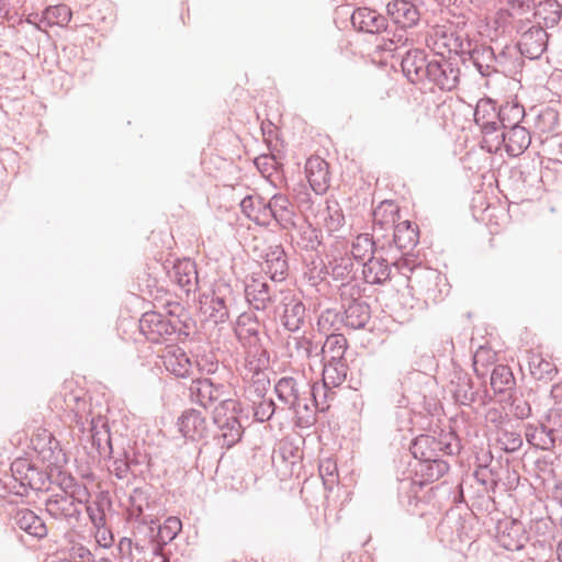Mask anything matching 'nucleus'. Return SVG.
Here are the masks:
<instances>
[{
	"label": "nucleus",
	"instance_id": "f704fd0d",
	"mask_svg": "<svg viewBox=\"0 0 562 562\" xmlns=\"http://www.w3.org/2000/svg\"><path fill=\"white\" fill-rule=\"evenodd\" d=\"M467 61L470 60L482 77H490L497 71V57L494 49L486 44H479L472 40L469 53H465Z\"/></svg>",
	"mask_w": 562,
	"mask_h": 562
},
{
	"label": "nucleus",
	"instance_id": "473e14b6",
	"mask_svg": "<svg viewBox=\"0 0 562 562\" xmlns=\"http://www.w3.org/2000/svg\"><path fill=\"white\" fill-rule=\"evenodd\" d=\"M160 358L166 371L176 378L188 379L192 375L193 363L182 348L175 345L168 346Z\"/></svg>",
	"mask_w": 562,
	"mask_h": 562
},
{
	"label": "nucleus",
	"instance_id": "1a4fd4ad",
	"mask_svg": "<svg viewBox=\"0 0 562 562\" xmlns=\"http://www.w3.org/2000/svg\"><path fill=\"white\" fill-rule=\"evenodd\" d=\"M310 382L305 379H295L293 376H283L274 385V392L278 400L289 409L293 411L300 425V417H303L306 411L307 393Z\"/></svg>",
	"mask_w": 562,
	"mask_h": 562
},
{
	"label": "nucleus",
	"instance_id": "2eb2a0df",
	"mask_svg": "<svg viewBox=\"0 0 562 562\" xmlns=\"http://www.w3.org/2000/svg\"><path fill=\"white\" fill-rule=\"evenodd\" d=\"M474 122L481 128L483 147L486 148L499 132V108L496 102L490 98L480 99L474 110Z\"/></svg>",
	"mask_w": 562,
	"mask_h": 562
},
{
	"label": "nucleus",
	"instance_id": "09e8293b",
	"mask_svg": "<svg viewBox=\"0 0 562 562\" xmlns=\"http://www.w3.org/2000/svg\"><path fill=\"white\" fill-rule=\"evenodd\" d=\"M348 340L342 334H330L326 337L319 352L322 361H346Z\"/></svg>",
	"mask_w": 562,
	"mask_h": 562
},
{
	"label": "nucleus",
	"instance_id": "4c0bfd02",
	"mask_svg": "<svg viewBox=\"0 0 562 562\" xmlns=\"http://www.w3.org/2000/svg\"><path fill=\"white\" fill-rule=\"evenodd\" d=\"M130 518L138 520L144 517H154L156 501L151 496V488L148 486L135 487L128 497Z\"/></svg>",
	"mask_w": 562,
	"mask_h": 562
},
{
	"label": "nucleus",
	"instance_id": "603ef678",
	"mask_svg": "<svg viewBox=\"0 0 562 562\" xmlns=\"http://www.w3.org/2000/svg\"><path fill=\"white\" fill-rule=\"evenodd\" d=\"M270 374L271 373L240 376L245 398L258 400L265 397L271 385Z\"/></svg>",
	"mask_w": 562,
	"mask_h": 562
},
{
	"label": "nucleus",
	"instance_id": "f8f14e48",
	"mask_svg": "<svg viewBox=\"0 0 562 562\" xmlns=\"http://www.w3.org/2000/svg\"><path fill=\"white\" fill-rule=\"evenodd\" d=\"M438 58H432L428 69L427 81L434 83L442 91H452L460 83L461 70L457 57H445L438 52Z\"/></svg>",
	"mask_w": 562,
	"mask_h": 562
},
{
	"label": "nucleus",
	"instance_id": "dca6fc26",
	"mask_svg": "<svg viewBox=\"0 0 562 562\" xmlns=\"http://www.w3.org/2000/svg\"><path fill=\"white\" fill-rule=\"evenodd\" d=\"M495 539L501 547L508 551H519L529 540L524 524L517 519L498 520L495 527Z\"/></svg>",
	"mask_w": 562,
	"mask_h": 562
},
{
	"label": "nucleus",
	"instance_id": "de8ad7c7",
	"mask_svg": "<svg viewBox=\"0 0 562 562\" xmlns=\"http://www.w3.org/2000/svg\"><path fill=\"white\" fill-rule=\"evenodd\" d=\"M398 213L400 209L393 201H382L372 212L373 231L393 229L400 217Z\"/></svg>",
	"mask_w": 562,
	"mask_h": 562
},
{
	"label": "nucleus",
	"instance_id": "6e6552de",
	"mask_svg": "<svg viewBox=\"0 0 562 562\" xmlns=\"http://www.w3.org/2000/svg\"><path fill=\"white\" fill-rule=\"evenodd\" d=\"M109 472L117 480L130 482L131 477H136L142 472L140 467L149 464V457L133 447H116L114 453L108 454Z\"/></svg>",
	"mask_w": 562,
	"mask_h": 562
},
{
	"label": "nucleus",
	"instance_id": "6e6d98bb",
	"mask_svg": "<svg viewBox=\"0 0 562 562\" xmlns=\"http://www.w3.org/2000/svg\"><path fill=\"white\" fill-rule=\"evenodd\" d=\"M59 493L64 496H68L81 507L91 497L88 487L71 475L61 479L59 482Z\"/></svg>",
	"mask_w": 562,
	"mask_h": 562
},
{
	"label": "nucleus",
	"instance_id": "c9c22d12",
	"mask_svg": "<svg viewBox=\"0 0 562 562\" xmlns=\"http://www.w3.org/2000/svg\"><path fill=\"white\" fill-rule=\"evenodd\" d=\"M306 178L311 189L316 195L327 192L330 186V172L328 162L319 156H312L305 164Z\"/></svg>",
	"mask_w": 562,
	"mask_h": 562
},
{
	"label": "nucleus",
	"instance_id": "aec40b11",
	"mask_svg": "<svg viewBox=\"0 0 562 562\" xmlns=\"http://www.w3.org/2000/svg\"><path fill=\"white\" fill-rule=\"evenodd\" d=\"M45 509L52 518L66 521L72 527H76L82 517V507L59 492L46 498Z\"/></svg>",
	"mask_w": 562,
	"mask_h": 562
},
{
	"label": "nucleus",
	"instance_id": "4be33fe9",
	"mask_svg": "<svg viewBox=\"0 0 562 562\" xmlns=\"http://www.w3.org/2000/svg\"><path fill=\"white\" fill-rule=\"evenodd\" d=\"M269 225L272 221L282 231H292L296 228V210L293 202L282 193H276L269 199Z\"/></svg>",
	"mask_w": 562,
	"mask_h": 562
},
{
	"label": "nucleus",
	"instance_id": "6ab92c4d",
	"mask_svg": "<svg viewBox=\"0 0 562 562\" xmlns=\"http://www.w3.org/2000/svg\"><path fill=\"white\" fill-rule=\"evenodd\" d=\"M336 392L329 385L322 383H310V391L307 393L306 411L303 417H300V426H310L316 420V412H325L329 408V401H333Z\"/></svg>",
	"mask_w": 562,
	"mask_h": 562
},
{
	"label": "nucleus",
	"instance_id": "8fccbe9b",
	"mask_svg": "<svg viewBox=\"0 0 562 562\" xmlns=\"http://www.w3.org/2000/svg\"><path fill=\"white\" fill-rule=\"evenodd\" d=\"M528 363L531 376L539 382L548 384L558 375L557 366L541 353H531Z\"/></svg>",
	"mask_w": 562,
	"mask_h": 562
},
{
	"label": "nucleus",
	"instance_id": "cd10ccee",
	"mask_svg": "<svg viewBox=\"0 0 562 562\" xmlns=\"http://www.w3.org/2000/svg\"><path fill=\"white\" fill-rule=\"evenodd\" d=\"M386 13L401 30L415 27L420 21L419 8L411 0H392L386 4Z\"/></svg>",
	"mask_w": 562,
	"mask_h": 562
},
{
	"label": "nucleus",
	"instance_id": "39448f33",
	"mask_svg": "<svg viewBox=\"0 0 562 562\" xmlns=\"http://www.w3.org/2000/svg\"><path fill=\"white\" fill-rule=\"evenodd\" d=\"M11 477L4 483L9 493L18 496H26L30 490L46 491L50 484V477L46 471L35 467L26 459H16L11 464Z\"/></svg>",
	"mask_w": 562,
	"mask_h": 562
},
{
	"label": "nucleus",
	"instance_id": "864d4df0",
	"mask_svg": "<svg viewBox=\"0 0 562 562\" xmlns=\"http://www.w3.org/2000/svg\"><path fill=\"white\" fill-rule=\"evenodd\" d=\"M292 198L295 209H297L305 218L318 212L319 204L317 203V199L311 194L306 184H296L293 188Z\"/></svg>",
	"mask_w": 562,
	"mask_h": 562
},
{
	"label": "nucleus",
	"instance_id": "69168bd1",
	"mask_svg": "<svg viewBox=\"0 0 562 562\" xmlns=\"http://www.w3.org/2000/svg\"><path fill=\"white\" fill-rule=\"evenodd\" d=\"M559 126V113L551 106H546L537 113L535 127L539 133H553Z\"/></svg>",
	"mask_w": 562,
	"mask_h": 562
},
{
	"label": "nucleus",
	"instance_id": "c85d7f7f",
	"mask_svg": "<svg viewBox=\"0 0 562 562\" xmlns=\"http://www.w3.org/2000/svg\"><path fill=\"white\" fill-rule=\"evenodd\" d=\"M243 350V361L237 368L240 376L273 373L270 366V353L263 346Z\"/></svg>",
	"mask_w": 562,
	"mask_h": 562
},
{
	"label": "nucleus",
	"instance_id": "b1692460",
	"mask_svg": "<svg viewBox=\"0 0 562 562\" xmlns=\"http://www.w3.org/2000/svg\"><path fill=\"white\" fill-rule=\"evenodd\" d=\"M431 59L424 49H408L401 60V67L404 76L409 82L417 85L424 83L428 78Z\"/></svg>",
	"mask_w": 562,
	"mask_h": 562
},
{
	"label": "nucleus",
	"instance_id": "4468645a",
	"mask_svg": "<svg viewBox=\"0 0 562 562\" xmlns=\"http://www.w3.org/2000/svg\"><path fill=\"white\" fill-rule=\"evenodd\" d=\"M31 443L42 461L47 463V467L59 468L66 463V453L61 449L59 441L49 430L38 429L32 436Z\"/></svg>",
	"mask_w": 562,
	"mask_h": 562
},
{
	"label": "nucleus",
	"instance_id": "e433bc0d",
	"mask_svg": "<svg viewBox=\"0 0 562 562\" xmlns=\"http://www.w3.org/2000/svg\"><path fill=\"white\" fill-rule=\"evenodd\" d=\"M171 278L187 295L195 292L199 288L196 263L190 258L177 259L175 261Z\"/></svg>",
	"mask_w": 562,
	"mask_h": 562
},
{
	"label": "nucleus",
	"instance_id": "13d9d810",
	"mask_svg": "<svg viewBox=\"0 0 562 562\" xmlns=\"http://www.w3.org/2000/svg\"><path fill=\"white\" fill-rule=\"evenodd\" d=\"M516 385V379L512 369L506 364H497L491 373V386L494 393L510 391Z\"/></svg>",
	"mask_w": 562,
	"mask_h": 562
},
{
	"label": "nucleus",
	"instance_id": "9b49d317",
	"mask_svg": "<svg viewBox=\"0 0 562 562\" xmlns=\"http://www.w3.org/2000/svg\"><path fill=\"white\" fill-rule=\"evenodd\" d=\"M459 24L437 26L434 30V45L438 49H446L449 54H453V57H459L465 64V53H469L473 38Z\"/></svg>",
	"mask_w": 562,
	"mask_h": 562
},
{
	"label": "nucleus",
	"instance_id": "c756f323",
	"mask_svg": "<svg viewBox=\"0 0 562 562\" xmlns=\"http://www.w3.org/2000/svg\"><path fill=\"white\" fill-rule=\"evenodd\" d=\"M429 378L420 371L409 373L404 381L400 382L403 390L402 397L397 401L400 406L409 404L417 405L423 403L426 397Z\"/></svg>",
	"mask_w": 562,
	"mask_h": 562
},
{
	"label": "nucleus",
	"instance_id": "e2e57ef3",
	"mask_svg": "<svg viewBox=\"0 0 562 562\" xmlns=\"http://www.w3.org/2000/svg\"><path fill=\"white\" fill-rule=\"evenodd\" d=\"M536 15L543 21L546 27H553L561 21L562 5L558 0H543L539 3Z\"/></svg>",
	"mask_w": 562,
	"mask_h": 562
},
{
	"label": "nucleus",
	"instance_id": "0eeeda50",
	"mask_svg": "<svg viewBox=\"0 0 562 562\" xmlns=\"http://www.w3.org/2000/svg\"><path fill=\"white\" fill-rule=\"evenodd\" d=\"M450 464L447 460H425L415 464V477H405L400 481V493H406L408 499L417 498L418 490L424 485L431 484L448 473Z\"/></svg>",
	"mask_w": 562,
	"mask_h": 562
},
{
	"label": "nucleus",
	"instance_id": "58836bf2",
	"mask_svg": "<svg viewBox=\"0 0 562 562\" xmlns=\"http://www.w3.org/2000/svg\"><path fill=\"white\" fill-rule=\"evenodd\" d=\"M182 529V522L178 517L170 516L164 524L157 522L156 538L158 544H154L153 555L160 559V562H169V557L164 552V548L171 542Z\"/></svg>",
	"mask_w": 562,
	"mask_h": 562
},
{
	"label": "nucleus",
	"instance_id": "423d86ee",
	"mask_svg": "<svg viewBox=\"0 0 562 562\" xmlns=\"http://www.w3.org/2000/svg\"><path fill=\"white\" fill-rule=\"evenodd\" d=\"M450 391L454 401L460 405L482 407L492 401V395L484 383H475L471 375L461 369H456L452 372Z\"/></svg>",
	"mask_w": 562,
	"mask_h": 562
},
{
	"label": "nucleus",
	"instance_id": "338daca9",
	"mask_svg": "<svg viewBox=\"0 0 562 562\" xmlns=\"http://www.w3.org/2000/svg\"><path fill=\"white\" fill-rule=\"evenodd\" d=\"M550 394L554 403L548 411L547 422L549 425L562 429V383L553 384Z\"/></svg>",
	"mask_w": 562,
	"mask_h": 562
},
{
	"label": "nucleus",
	"instance_id": "ddd939ff",
	"mask_svg": "<svg viewBox=\"0 0 562 562\" xmlns=\"http://www.w3.org/2000/svg\"><path fill=\"white\" fill-rule=\"evenodd\" d=\"M530 132L524 126H512L507 130L499 131L492 142L487 145L486 149L490 153H496L504 146L509 156L517 157L521 155L530 145Z\"/></svg>",
	"mask_w": 562,
	"mask_h": 562
},
{
	"label": "nucleus",
	"instance_id": "bf43d9fd",
	"mask_svg": "<svg viewBox=\"0 0 562 562\" xmlns=\"http://www.w3.org/2000/svg\"><path fill=\"white\" fill-rule=\"evenodd\" d=\"M525 108L518 102H506L499 106V131L520 126L525 117Z\"/></svg>",
	"mask_w": 562,
	"mask_h": 562
},
{
	"label": "nucleus",
	"instance_id": "7ed1b4c3",
	"mask_svg": "<svg viewBox=\"0 0 562 562\" xmlns=\"http://www.w3.org/2000/svg\"><path fill=\"white\" fill-rule=\"evenodd\" d=\"M241 404L237 400L223 401L213 409V423L216 432L213 436L215 443L222 449H231L241 440L244 427L239 420Z\"/></svg>",
	"mask_w": 562,
	"mask_h": 562
},
{
	"label": "nucleus",
	"instance_id": "49530a36",
	"mask_svg": "<svg viewBox=\"0 0 562 562\" xmlns=\"http://www.w3.org/2000/svg\"><path fill=\"white\" fill-rule=\"evenodd\" d=\"M245 297L256 311H265L272 302V291L266 281L252 278L245 286Z\"/></svg>",
	"mask_w": 562,
	"mask_h": 562
},
{
	"label": "nucleus",
	"instance_id": "412c9836",
	"mask_svg": "<svg viewBox=\"0 0 562 562\" xmlns=\"http://www.w3.org/2000/svg\"><path fill=\"white\" fill-rule=\"evenodd\" d=\"M384 254L385 248L378 249L376 255H372L371 258H368L367 261L362 263V276L366 283L383 285L391 280L393 268L400 272L396 263L402 262L403 259L390 262L384 257Z\"/></svg>",
	"mask_w": 562,
	"mask_h": 562
},
{
	"label": "nucleus",
	"instance_id": "f3484780",
	"mask_svg": "<svg viewBox=\"0 0 562 562\" xmlns=\"http://www.w3.org/2000/svg\"><path fill=\"white\" fill-rule=\"evenodd\" d=\"M234 292L226 282L216 283L209 303L205 304L204 314L214 324H223L229 318V310L234 303Z\"/></svg>",
	"mask_w": 562,
	"mask_h": 562
},
{
	"label": "nucleus",
	"instance_id": "5fc2aeb1",
	"mask_svg": "<svg viewBox=\"0 0 562 562\" xmlns=\"http://www.w3.org/2000/svg\"><path fill=\"white\" fill-rule=\"evenodd\" d=\"M348 370L347 361H324L322 382L333 389L338 387L346 381Z\"/></svg>",
	"mask_w": 562,
	"mask_h": 562
},
{
	"label": "nucleus",
	"instance_id": "a18cd8bd",
	"mask_svg": "<svg viewBox=\"0 0 562 562\" xmlns=\"http://www.w3.org/2000/svg\"><path fill=\"white\" fill-rule=\"evenodd\" d=\"M560 429L561 428L553 427L551 425L527 424L525 427V437L530 446L542 450H550L555 445L554 432Z\"/></svg>",
	"mask_w": 562,
	"mask_h": 562
},
{
	"label": "nucleus",
	"instance_id": "37998d69",
	"mask_svg": "<svg viewBox=\"0 0 562 562\" xmlns=\"http://www.w3.org/2000/svg\"><path fill=\"white\" fill-rule=\"evenodd\" d=\"M341 323L351 329H363L371 319V307L367 301H351L342 306Z\"/></svg>",
	"mask_w": 562,
	"mask_h": 562
},
{
	"label": "nucleus",
	"instance_id": "20e7f679",
	"mask_svg": "<svg viewBox=\"0 0 562 562\" xmlns=\"http://www.w3.org/2000/svg\"><path fill=\"white\" fill-rule=\"evenodd\" d=\"M462 449L461 439L454 430L430 429L415 437L409 450L416 461L425 460L431 452H446L448 457H454Z\"/></svg>",
	"mask_w": 562,
	"mask_h": 562
},
{
	"label": "nucleus",
	"instance_id": "7c9ffc66",
	"mask_svg": "<svg viewBox=\"0 0 562 562\" xmlns=\"http://www.w3.org/2000/svg\"><path fill=\"white\" fill-rule=\"evenodd\" d=\"M517 46L524 57L538 59L547 50L548 33L541 25H532L521 34Z\"/></svg>",
	"mask_w": 562,
	"mask_h": 562
},
{
	"label": "nucleus",
	"instance_id": "f257e3e1",
	"mask_svg": "<svg viewBox=\"0 0 562 562\" xmlns=\"http://www.w3.org/2000/svg\"><path fill=\"white\" fill-rule=\"evenodd\" d=\"M193 321L184 306L178 302H169L166 313L145 312L138 321V327L145 338L154 344L171 339L172 336L189 337Z\"/></svg>",
	"mask_w": 562,
	"mask_h": 562
},
{
	"label": "nucleus",
	"instance_id": "5701e85b",
	"mask_svg": "<svg viewBox=\"0 0 562 562\" xmlns=\"http://www.w3.org/2000/svg\"><path fill=\"white\" fill-rule=\"evenodd\" d=\"M63 401L64 411L68 413L71 423H75L83 435L91 417H95L92 413L91 403L81 392L65 393Z\"/></svg>",
	"mask_w": 562,
	"mask_h": 562
},
{
	"label": "nucleus",
	"instance_id": "a19ab883",
	"mask_svg": "<svg viewBox=\"0 0 562 562\" xmlns=\"http://www.w3.org/2000/svg\"><path fill=\"white\" fill-rule=\"evenodd\" d=\"M11 520L14 527L36 539H43L47 536L48 530L44 520L29 508L18 509L12 515Z\"/></svg>",
	"mask_w": 562,
	"mask_h": 562
},
{
	"label": "nucleus",
	"instance_id": "052dcab7",
	"mask_svg": "<svg viewBox=\"0 0 562 562\" xmlns=\"http://www.w3.org/2000/svg\"><path fill=\"white\" fill-rule=\"evenodd\" d=\"M329 276L335 281H351L356 277V268L352 258L339 257L328 262Z\"/></svg>",
	"mask_w": 562,
	"mask_h": 562
},
{
	"label": "nucleus",
	"instance_id": "f03ea898",
	"mask_svg": "<svg viewBox=\"0 0 562 562\" xmlns=\"http://www.w3.org/2000/svg\"><path fill=\"white\" fill-rule=\"evenodd\" d=\"M396 267L406 277L407 288L427 305L442 302L450 292L447 277L436 269L422 265L411 266V260L406 258Z\"/></svg>",
	"mask_w": 562,
	"mask_h": 562
},
{
	"label": "nucleus",
	"instance_id": "4d7b16f0",
	"mask_svg": "<svg viewBox=\"0 0 562 562\" xmlns=\"http://www.w3.org/2000/svg\"><path fill=\"white\" fill-rule=\"evenodd\" d=\"M522 443L521 432L509 424L496 431V447L506 453L517 452Z\"/></svg>",
	"mask_w": 562,
	"mask_h": 562
},
{
	"label": "nucleus",
	"instance_id": "a878e982",
	"mask_svg": "<svg viewBox=\"0 0 562 562\" xmlns=\"http://www.w3.org/2000/svg\"><path fill=\"white\" fill-rule=\"evenodd\" d=\"M177 426L186 439L200 441L209 437L207 419L199 409H184L178 417Z\"/></svg>",
	"mask_w": 562,
	"mask_h": 562
},
{
	"label": "nucleus",
	"instance_id": "ea45409f",
	"mask_svg": "<svg viewBox=\"0 0 562 562\" xmlns=\"http://www.w3.org/2000/svg\"><path fill=\"white\" fill-rule=\"evenodd\" d=\"M295 236L291 237L292 244L295 248L304 251H318L323 245V232L315 227L305 218V221L297 225Z\"/></svg>",
	"mask_w": 562,
	"mask_h": 562
},
{
	"label": "nucleus",
	"instance_id": "3c124183",
	"mask_svg": "<svg viewBox=\"0 0 562 562\" xmlns=\"http://www.w3.org/2000/svg\"><path fill=\"white\" fill-rule=\"evenodd\" d=\"M383 248L384 246H379L370 234H359L351 243L352 260L363 263L368 258H371L372 255H376L378 249Z\"/></svg>",
	"mask_w": 562,
	"mask_h": 562
},
{
	"label": "nucleus",
	"instance_id": "680f3d73",
	"mask_svg": "<svg viewBox=\"0 0 562 562\" xmlns=\"http://www.w3.org/2000/svg\"><path fill=\"white\" fill-rule=\"evenodd\" d=\"M72 11L67 4H57L46 8L42 14L41 23L46 26H66L70 22Z\"/></svg>",
	"mask_w": 562,
	"mask_h": 562
},
{
	"label": "nucleus",
	"instance_id": "79ce46f5",
	"mask_svg": "<svg viewBox=\"0 0 562 562\" xmlns=\"http://www.w3.org/2000/svg\"><path fill=\"white\" fill-rule=\"evenodd\" d=\"M269 200H266L260 194L246 195L240 201L241 213L255 224L263 227L269 226Z\"/></svg>",
	"mask_w": 562,
	"mask_h": 562
},
{
	"label": "nucleus",
	"instance_id": "9d476101",
	"mask_svg": "<svg viewBox=\"0 0 562 562\" xmlns=\"http://www.w3.org/2000/svg\"><path fill=\"white\" fill-rule=\"evenodd\" d=\"M188 391L190 402L204 409H214L216 405H222L223 401L229 400L226 397L227 385L211 378H192Z\"/></svg>",
	"mask_w": 562,
	"mask_h": 562
},
{
	"label": "nucleus",
	"instance_id": "0e129e2a",
	"mask_svg": "<svg viewBox=\"0 0 562 562\" xmlns=\"http://www.w3.org/2000/svg\"><path fill=\"white\" fill-rule=\"evenodd\" d=\"M323 224L328 233H336L345 225V215L337 201H326Z\"/></svg>",
	"mask_w": 562,
	"mask_h": 562
},
{
	"label": "nucleus",
	"instance_id": "774afa93",
	"mask_svg": "<svg viewBox=\"0 0 562 562\" xmlns=\"http://www.w3.org/2000/svg\"><path fill=\"white\" fill-rule=\"evenodd\" d=\"M293 346L299 359L307 360L314 356H318V345L306 335L293 337Z\"/></svg>",
	"mask_w": 562,
	"mask_h": 562
},
{
	"label": "nucleus",
	"instance_id": "393cba45",
	"mask_svg": "<svg viewBox=\"0 0 562 562\" xmlns=\"http://www.w3.org/2000/svg\"><path fill=\"white\" fill-rule=\"evenodd\" d=\"M350 22L357 32L368 34L389 33L387 18L376 10L368 7H359L355 9L350 15Z\"/></svg>",
	"mask_w": 562,
	"mask_h": 562
},
{
	"label": "nucleus",
	"instance_id": "bb28decb",
	"mask_svg": "<svg viewBox=\"0 0 562 562\" xmlns=\"http://www.w3.org/2000/svg\"><path fill=\"white\" fill-rule=\"evenodd\" d=\"M88 430V440L91 442L101 458H106L108 454L114 453L116 449L113 445V439L110 432L108 419L100 414L97 417H91Z\"/></svg>",
	"mask_w": 562,
	"mask_h": 562
},
{
	"label": "nucleus",
	"instance_id": "72a5a7b5",
	"mask_svg": "<svg viewBox=\"0 0 562 562\" xmlns=\"http://www.w3.org/2000/svg\"><path fill=\"white\" fill-rule=\"evenodd\" d=\"M259 328L260 323L254 313L244 312L237 317L234 333L243 349L262 346Z\"/></svg>",
	"mask_w": 562,
	"mask_h": 562
},
{
	"label": "nucleus",
	"instance_id": "a211bd4d",
	"mask_svg": "<svg viewBox=\"0 0 562 562\" xmlns=\"http://www.w3.org/2000/svg\"><path fill=\"white\" fill-rule=\"evenodd\" d=\"M277 314L283 328L291 333L302 329L307 318L305 304L294 294L282 299L277 307Z\"/></svg>",
	"mask_w": 562,
	"mask_h": 562
},
{
	"label": "nucleus",
	"instance_id": "2f4dec72",
	"mask_svg": "<svg viewBox=\"0 0 562 562\" xmlns=\"http://www.w3.org/2000/svg\"><path fill=\"white\" fill-rule=\"evenodd\" d=\"M262 271L274 282H282L288 278V255L281 244L268 247L263 255Z\"/></svg>",
	"mask_w": 562,
	"mask_h": 562
},
{
	"label": "nucleus",
	"instance_id": "c03bdc74",
	"mask_svg": "<svg viewBox=\"0 0 562 562\" xmlns=\"http://www.w3.org/2000/svg\"><path fill=\"white\" fill-rule=\"evenodd\" d=\"M393 231V243L395 247L406 255L411 252L419 241V229L416 224L403 221L395 225Z\"/></svg>",
	"mask_w": 562,
	"mask_h": 562
}]
</instances>
